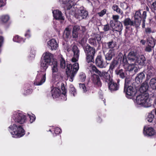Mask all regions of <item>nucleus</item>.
<instances>
[{
	"label": "nucleus",
	"mask_w": 156,
	"mask_h": 156,
	"mask_svg": "<svg viewBox=\"0 0 156 156\" xmlns=\"http://www.w3.org/2000/svg\"><path fill=\"white\" fill-rule=\"evenodd\" d=\"M12 137L17 138L23 136L25 134V131L21 126H17L14 124L11 125L8 128Z\"/></svg>",
	"instance_id": "f257e3e1"
},
{
	"label": "nucleus",
	"mask_w": 156,
	"mask_h": 156,
	"mask_svg": "<svg viewBox=\"0 0 156 156\" xmlns=\"http://www.w3.org/2000/svg\"><path fill=\"white\" fill-rule=\"evenodd\" d=\"M135 103L140 106L148 107L151 106V102L148 94H142L136 97Z\"/></svg>",
	"instance_id": "f03ea898"
},
{
	"label": "nucleus",
	"mask_w": 156,
	"mask_h": 156,
	"mask_svg": "<svg viewBox=\"0 0 156 156\" xmlns=\"http://www.w3.org/2000/svg\"><path fill=\"white\" fill-rule=\"evenodd\" d=\"M53 55L48 51H46L44 53L43 58L41 61L40 69L47 70L48 66L52 62L53 59Z\"/></svg>",
	"instance_id": "7ed1b4c3"
},
{
	"label": "nucleus",
	"mask_w": 156,
	"mask_h": 156,
	"mask_svg": "<svg viewBox=\"0 0 156 156\" xmlns=\"http://www.w3.org/2000/svg\"><path fill=\"white\" fill-rule=\"evenodd\" d=\"M66 73L67 76V80L70 82L73 81L74 77L79 69V64L76 62L72 66L71 64L67 65Z\"/></svg>",
	"instance_id": "20e7f679"
},
{
	"label": "nucleus",
	"mask_w": 156,
	"mask_h": 156,
	"mask_svg": "<svg viewBox=\"0 0 156 156\" xmlns=\"http://www.w3.org/2000/svg\"><path fill=\"white\" fill-rule=\"evenodd\" d=\"M72 7V14H74L75 17L80 20L86 18L88 16L87 11L83 8H80V10L75 9L74 5Z\"/></svg>",
	"instance_id": "39448f33"
},
{
	"label": "nucleus",
	"mask_w": 156,
	"mask_h": 156,
	"mask_svg": "<svg viewBox=\"0 0 156 156\" xmlns=\"http://www.w3.org/2000/svg\"><path fill=\"white\" fill-rule=\"evenodd\" d=\"M12 118L15 122L20 124H23L27 121L26 116L20 111L14 112Z\"/></svg>",
	"instance_id": "423d86ee"
},
{
	"label": "nucleus",
	"mask_w": 156,
	"mask_h": 156,
	"mask_svg": "<svg viewBox=\"0 0 156 156\" xmlns=\"http://www.w3.org/2000/svg\"><path fill=\"white\" fill-rule=\"evenodd\" d=\"M46 71L40 69V71L38 72L36 79L34 81V84L37 86H40L44 83L46 79Z\"/></svg>",
	"instance_id": "0eeeda50"
},
{
	"label": "nucleus",
	"mask_w": 156,
	"mask_h": 156,
	"mask_svg": "<svg viewBox=\"0 0 156 156\" xmlns=\"http://www.w3.org/2000/svg\"><path fill=\"white\" fill-rule=\"evenodd\" d=\"M122 62L124 64V68L126 70L130 72H132L134 70L135 73L138 72V69L137 64H135L134 62H129L127 61L126 56L125 55L123 56Z\"/></svg>",
	"instance_id": "6e6552de"
},
{
	"label": "nucleus",
	"mask_w": 156,
	"mask_h": 156,
	"mask_svg": "<svg viewBox=\"0 0 156 156\" xmlns=\"http://www.w3.org/2000/svg\"><path fill=\"white\" fill-rule=\"evenodd\" d=\"M124 92L126 94V97L130 99L134 96L136 93L135 88L132 86L129 85V80L127 79H126L125 80Z\"/></svg>",
	"instance_id": "1a4fd4ad"
},
{
	"label": "nucleus",
	"mask_w": 156,
	"mask_h": 156,
	"mask_svg": "<svg viewBox=\"0 0 156 156\" xmlns=\"http://www.w3.org/2000/svg\"><path fill=\"white\" fill-rule=\"evenodd\" d=\"M68 52L72 51L73 53V57L72 59L73 62H76L78 61L79 55V51L77 47L74 44L71 46L67 45L66 48Z\"/></svg>",
	"instance_id": "9d476101"
},
{
	"label": "nucleus",
	"mask_w": 156,
	"mask_h": 156,
	"mask_svg": "<svg viewBox=\"0 0 156 156\" xmlns=\"http://www.w3.org/2000/svg\"><path fill=\"white\" fill-rule=\"evenodd\" d=\"M85 51L86 54L87 62L88 63L93 62L95 53V49L90 47L89 45H87L85 47Z\"/></svg>",
	"instance_id": "9b49d317"
},
{
	"label": "nucleus",
	"mask_w": 156,
	"mask_h": 156,
	"mask_svg": "<svg viewBox=\"0 0 156 156\" xmlns=\"http://www.w3.org/2000/svg\"><path fill=\"white\" fill-rule=\"evenodd\" d=\"M62 80V76L59 72L52 73L51 82L54 83H56V86L61 87L64 86L61 82Z\"/></svg>",
	"instance_id": "f8f14e48"
},
{
	"label": "nucleus",
	"mask_w": 156,
	"mask_h": 156,
	"mask_svg": "<svg viewBox=\"0 0 156 156\" xmlns=\"http://www.w3.org/2000/svg\"><path fill=\"white\" fill-rule=\"evenodd\" d=\"M143 134L145 136H152L154 135L156 132L152 127L145 126L143 129Z\"/></svg>",
	"instance_id": "ddd939ff"
},
{
	"label": "nucleus",
	"mask_w": 156,
	"mask_h": 156,
	"mask_svg": "<svg viewBox=\"0 0 156 156\" xmlns=\"http://www.w3.org/2000/svg\"><path fill=\"white\" fill-rule=\"evenodd\" d=\"M98 72V75L103 81L108 83L112 80L110 74L108 72L104 71Z\"/></svg>",
	"instance_id": "4468645a"
},
{
	"label": "nucleus",
	"mask_w": 156,
	"mask_h": 156,
	"mask_svg": "<svg viewBox=\"0 0 156 156\" xmlns=\"http://www.w3.org/2000/svg\"><path fill=\"white\" fill-rule=\"evenodd\" d=\"M47 44L48 47L52 51L56 50L58 47V44L54 39H52L48 41Z\"/></svg>",
	"instance_id": "2eb2a0df"
},
{
	"label": "nucleus",
	"mask_w": 156,
	"mask_h": 156,
	"mask_svg": "<svg viewBox=\"0 0 156 156\" xmlns=\"http://www.w3.org/2000/svg\"><path fill=\"white\" fill-rule=\"evenodd\" d=\"M61 87H52L51 90L52 96L53 98H57L60 96L61 92L60 89Z\"/></svg>",
	"instance_id": "dca6fc26"
},
{
	"label": "nucleus",
	"mask_w": 156,
	"mask_h": 156,
	"mask_svg": "<svg viewBox=\"0 0 156 156\" xmlns=\"http://www.w3.org/2000/svg\"><path fill=\"white\" fill-rule=\"evenodd\" d=\"M95 63L97 66L100 68H103L105 66V62L101 55L97 56L95 59Z\"/></svg>",
	"instance_id": "f3484780"
},
{
	"label": "nucleus",
	"mask_w": 156,
	"mask_h": 156,
	"mask_svg": "<svg viewBox=\"0 0 156 156\" xmlns=\"http://www.w3.org/2000/svg\"><path fill=\"white\" fill-rule=\"evenodd\" d=\"M138 55L136 51H130L127 55V61L129 62H134Z\"/></svg>",
	"instance_id": "a211bd4d"
},
{
	"label": "nucleus",
	"mask_w": 156,
	"mask_h": 156,
	"mask_svg": "<svg viewBox=\"0 0 156 156\" xmlns=\"http://www.w3.org/2000/svg\"><path fill=\"white\" fill-rule=\"evenodd\" d=\"M63 4L65 5V8L67 9H70L76 4V2L74 0H62Z\"/></svg>",
	"instance_id": "6ab92c4d"
},
{
	"label": "nucleus",
	"mask_w": 156,
	"mask_h": 156,
	"mask_svg": "<svg viewBox=\"0 0 156 156\" xmlns=\"http://www.w3.org/2000/svg\"><path fill=\"white\" fill-rule=\"evenodd\" d=\"M91 79L93 83L96 87L101 86V83L98 75L95 74H93L91 76Z\"/></svg>",
	"instance_id": "aec40b11"
},
{
	"label": "nucleus",
	"mask_w": 156,
	"mask_h": 156,
	"mask_svg": "<svg viewBox=\"0 0 156 156\" xmlns=\"http://www.w3.org/2000/svg\"><path fill=\"white\" fill-rule=\"evenodd\" d=\"M141 19V15L140 12L139 11L136 12L134 15V21L136 27L140 25Z\"/></svg>",
	"instance_id": "412c9836"
},
{
	"label": "nucleus",
	"mask_w": 156,
	"mask_h": 156,
	"mask_svg": "<svg viewBox=\"0 0 156 156\" xmlns=\"http://www.w3.org/2000/svg\"><path fill=\"white\" fill-rule=\"evenodd\" d=\"M54 17L57 20H64V17L62 16L61 12L58 10L52 11Z\"/></svg>",
	"instance_id": "4be33fe9"
},
{
	"label": "nucleus",
	"mask_w": 156,
	"mask_h": 156,
	"mask_svg": "<svg viewBox=\"0 0 156 156\" xmlns=\"http://www.w3.org/2000/svg\"><path fill=\"white\" fill-rule=\"evenodd\" d=\"M51 66L52 73L59 72L58 62L56 59H53L52 62L50 64Z\"/></svg>",
	"instance_id": "5701e85b"
},
{
	"label": "nucleus",
	"mask_w": 156,
	"mask_h": 156,
	"mask_svg": "<svg viewBox=\"0 0 156 156\" xmlns=\"http://www.w3.org/2000/svg\"><path fill=\"white\" fill-rule=\"evenodd\" d=\"M146 59L145 57L143 55H138L137 58L134 62L135 64L143 66L144 64Z\"/></svg>",
	"instance_id": "b1692460"
},
{
	"label": "nucleus",
	"mask_w": 156,
	"mask_h": 156,
	"mask_svg": "<svg viewBox=\"0 0 156 156\" xmlns=\"http://www.w3.org/2000/svg\"><path fill=\"white\" fill-rule=\"evenodd\" d=\"M108 83L109 89L111 92L116 90L119 88L118 85L116 83H114L112 80L109 82Z\"/></svg>",
	"instance_id": "393cba45"
},
{
	"label": "nucleus",
	"mask_w": 156,
	"mask_h": 156,
	"mask_svg": "<svg viewBox=\"0 0 156 156\" xmlns=\"http://www.w3.org/2000/svg\"><path fill=\"white\" fill-rule=\"evenodd\" d=\"M10 19V16L8 14H3L0 16V22L2 24L7 23Z\"/></svg>",
	"instance_id": "a878e982"
},
{
	"label": "nucleus",
	"mask_w": 156,
	"mask_h": 156,
	"mask_svg": "<svg viewBox=\"0 0 156 156\" xmlns=\"http://www.w3.org/2000/svg\"><path fill=\"white\" fill-rule=\"evenodd\" d=\"M114 29L116 31L119 32V34H121V31L123 29V26L122 23L119 21H116L114 25Z\"/></svg>",
	"instance_id": "bb28decb"
},
{
	"label": "nucleus",
	"mask_w": 156,
	"mask_h": 156,
	"mask_svg": "<svg viewBox=\"0 0 156 156\" xmlns=\"http://www.w3.org/2000/svg\"><path fill=\"white\" fill-rule=\"evenodd\" d=\"M115 53L114 49L110 50L105 55V59L107 60H111L112 57L115 56Z\"/></svg>",
	"instance_id": "cd10ccee"
},
{
	"label": "nucleus",
	"mask_w": 156,
	"mask_h": 156,
	"mask_svg": "<svg viewBox=\"0 0 156 156\" xmlns=\"http://www.w3.org/2000/svg\"><path fill=\"white\" fill-rule=\"evenodd\" d=\"M144 77L145 75L142 72L139 73L136 77V82L137 84L141 83L143 79L144 78Z\"/></svg>",
	"instance_id": "c85d7f7f"
},
{
	"label": "nucleus",
	"mask_w": 156,
	"mask_h": 156,
	"mask_svg": "<svg viewBox=\"0 0 156 156\" xmlns=\"http://www.w3.org/2000/svg\"><path fill=\"white\" fill-rule=\"evenodd\" d=\"M72 27L70 25L66 27L64 31V36L68 38L71 36V33Z\"/></svg>",
	"instance_id": "c756f323"
},
{
	"label": "nucleus",
	"mask_w": 156,
	"mask_h": 156,
	"mask_svg": "<svg viewBox=\"0 0 156 156\" xmlns=\"http://www.w3.org/2000/svg\"><path fill=\"white\" fill-rule=\"evenodd\" d=\"M148 87L147 83L143 84L139 89V90L142 94H145V93L148 90Z\"/></svg>",
	"instance_id": "7c9ffc66"
},
{
	"label": "nucleus",
	"mask_w": 156,
	"mask_h": 156,
	"mask_svg": "<svg viewBox=\"0 0 156 156\" xmlns=\"http://www.w3.org/2000/svg\"><path fill=\"white\" fill-rule=\"evenodd\" d=\"M13 40L14 42L21 43L24 42L25 41V39H23L22 37L18 35H16L14 37Z\"/></svg>",
	"instance_id": "2f4dec72"
},
{
	"label": "nucleus",
	"mask_w": 156,
	"mask_h": 156,
	"mask_svg": "<svg viewBox=\"0 0 156 156\" xmlns=\"http://www.w3.org/2000/svg\"><path fill=\"white\" fill-rule=\"evenodd\" d=\"M124 24L125 26H136L135 22L134 21H132L129 18L126 19L124 21Z\"/></svg>",
	"instance_id": "473e14b6"
},
{
	"label": "nucleus",
	"mask_w": 156,
	"mask_h": 156,
	"mask_svg": "<svg viewBox=\"0 0 156 156\" xmlns=\"http://www.w3.org/2000/svg\"><path fill=\"white\" fill-rule=\"evenodd\" d=\"M105 44L107 48H110V50L114 49V48L116 45L115 43L112 41L106 43Z\"/></svg>",
	"instance_id": "72a5a7b5"
},
{
	"label": "nucleus",
	"mask_w": 156,
	"mask_h": 156,
	"mask_svg": "<svg viewBox=\"0 0 156 156\" xmlns=\"http://www.w3.org/2000/svg\"><path fill=\"white\" fill-rule=\"evenodd\" d=\"M52 130H54L55 133L56 134H58L61 131V129L58 128L56 127L54 128L53 127H50L47 129V131L48 132L50 131L52 132Z\"/></svg>",
	"instance_id": "f704fd0d"
},
{
	"label": "nucleus",
	"mask_w": 156,
	"mask_h": 156,
	"mask_svg": "<svg viewBox=\"0 0 156 156\" xmlns=\"http://www.w3.org/2000/svg\"><path fill=\"white\" fill-rule=\"evenodd\" d=\"M150 86L153 89H156V78H152L149 82Z\"/></svg>",
	"instance_id": "c9c22d12"
},
{
	"label": "nucleus",
	"mask_w": 156,
	"mask_h": 156,
	"mask_svg": "<svg viewBox=\"0 0 156 156\" xmlns=\"http://www.w3.org/2000/svg\"><path fill=\"white\" fill-rule=\"evenodd\" d=\"M59 58H60V67L62 69H64L66 66V61L62 55H59Z\"/></svg>",
	"instance_id": "e433bc0d"
},
{
	"label": "nucleus",
	"mask_w": 156,
	"mask_h": 156,
	"mask_svg": "<svg viewBox=\"0 0 156 156\" xmlns=\"http://www.w3.org/2000/svg\"><path fill=\"white\" fill-rule=\"evenodd\" d=\"M88 69H91L93 71H95L98 75L99 74L98 72H100V71H99L97 69L96 67L94 65L91 63H88Z\"/></svg>",
	"instance_id": "4c0bfd02"
},
{
	"label": "nucleus",
	"mask_w": 156,
	"mask_h": 156,
	"mask_svg": "<svg viewBox=\"0 0 156 156\" xmlns=\"http://www.w3.org/2000/svg\"><path fill=\"white\" fill-rule=\"evenodd\" d=\"M112 8L114 11H115L118 13L120 14H122V11L117 5L115 4L114 5L112 6Z\"/></svg>",
	"instance_id": "58836bf2"
},
{
	"label": "nucleus",
	"mask_w": 156,
	"mask_h": 156,
	"mask_svg": "<svg viewBox=\"0 0 156 156\" xmlns=\"http://www.w3.org/2000/svg\"><path fill=\"white\" fill-rule=\"evenodd\" d=\"M69 92L70 94L75 97L76 94V90L73 85H71L69 87Z\"/></svg>",
	"instance_id": "ea45409f"
},
{
	"label": "nucleus",
	"mask_w": 156,
	"mask_h": 156,
	"mask_svg": "<svg viewBox=\"0 0 156 156\" xmlns=\"http://www.w3.org/2000/svg\"><path fill=\"white\" fill-rule=\"evenodd\" d=\"M154 72L153 69V68H148L147 71V77L150 78L151 76H153Z\"/></svg>",
	"instance_id": "a19ab883"
},
{
	"label": "nucleus",
	"mask_w": 156,
	"mask_h": 156,
	"mask_svg": "<svg viewBox=\"0 0 156 156\" xmlns=\"http://www.w3.org/2000/svg\"><path fill=\"white\" fill-rule=\"evenodd\" d=\"M154 118V115L152 113V112H151L148 113L146 118V120L149 122H151L153 121Z\"/></svg>",
	"instance_id": "79ce46f5"
},
{
	"label": "nucleus",
	"mask_w": 156,
	"mask_h": 156,
	"mask_svg": "<svg viewBox=\"0 0 156 156\" xmlns=\"http://www.w3.org/2000/svg\"><path fill=\"white\" fill-rule=\"evenodd\" d=\"M61 88V89L62 92V96L63 97V100L64 101H66L67 100L66 97V90L65 89L64 86H62Z\"/></svg>",
	"instance_id": "37998d69"
},
{
	"label": "nucleus",
	"mask_w": 156,
	"mask_h": 156,
	"mask_svg": "<svg viewBox=\"0 0 156 156\" xmlns=\"http://www.w3.org/2000/svg\"><path fill=\"white\" fill-rule=\"evenodd\" d=\"M115 73L117 75H119V76L122 78H123L125 77V74L123 72V70L122 69L119 70H116Z\"/></svg>",
	"instance_id": "c03bdc74"
},
{
	"label": "nucleus",
	"mask_w": 156,
	"mask_h": 156,
	"mask_svg": "<svg viewBox=\"0 0 156 156\" xmlns=\"http://www.w3.org/2000/svg\"><path fill=\"white\" fill-rule=\"evenodd\" d=\"M28 115L30 119V123H32L35 121L36 117L34 114L32 113H28Z\"/></svg>",
	"instance_id": "a18cd8bd"
},
{
	"label": "nucleus",
	"mask_w": 156,
	"mask_h": 156,
	"mask_svg": "<svg viewBox=\"0 0 156 156\" xmlns=\"http://www.w3.org/2000/svg\"><path fill=\"white\" fill-rule=\"evenodd\" d=\"M118 62L116 60L113 61L110 66V69L112 70L118 65Z\"/></svg>",
	"instance_id": "49530a36"
},
{
	"label": "nucleus",
	"mask_w": 156,
	"mask_h": 156,
	"mask_svg": "<svg viewBox=\"0 0 156 156\" xmlns=\"http://www.w3.org/2000/svg\"><path fill=\"white\" fill-rule=\"evenodd\" d=\"M89 42L90 44L95 46L96 45L97 42L94 38H91L89 39Z\"/></svg>",
	"instance_id": "de8ad7c7"
},
{
	"label": "nucleus",
	"mask_w": 156,
	"mask_h": 156,
	"mask_svg": "<svg viewBox=\"0 0 156 156\" xmlns=\"http://www.w3.org/2000/svg\"><path fill=\"white\" fill-rule=\"evenodd\" d=\"M94 38L96 40H97V41L98 43H100L101 42V37L100 34H95Z\"/></svg>",
	"instance_id": "09e8293b"
},
{
	"label": "nucleus",
	"mask_w": 156,
	"mask_h": 156,
	"mask_svg": "<svg viewBox=\"0 0 156 156\" xmlns=\"http://www.w3.org/2000/svg\"><path fill=\"white\" fill-rule=\"evenodd\" d=\"M147 45H148L149 46L154 47L155 45V43L154 40L153 39H151V40L148 41Z\"/></svg>",
	"instance_id": "8fccbe9b"
},
{
	"label": "nucleus",
	"mask_w": 156,
	"mask_h": 156,
	"mask_svg": "<svg viewBox=\"0 0 156 156\" xmlns=\"http://www.w3.org/2000/svg\"><path fill=\"white\" fill-rule=\"evenodd\" d=\"M24 36L27 38H29L31 37V34L30 30L28 29L26 31L24 34Z\"/></svg>",
	"instance_id": "3c124183"
},
{
	"label": "nucleus",
	"mask_w": 156,
	"mask_h": 156,
	"mask_svg": "<svg viewBox=\"0 0 156 156\" xmlns=\"http://www.w3.org/2000/svg\"><path fill=\"white\" fill-rule=\"evenodd\" d=\"M86 76L84 73H80L79 76V78L80 80L81 81H84L86 79Z\"/></svg>",
	"instance_id": "603ef678"
},
{
	"label": "nucleus",
	"mask_w": 156,
	"mask_h": 156,
	"mask_svg": "<svg viewBox=\"0 0 156 156\" xmlns=\"http://www.w3.org/2000/svg\"><path fill=\"white\" fill-rule=\"evenodd\" d=\"M79 87L84 92H85L87 91L86 87L83 84H79Z\"/></svg>",
	"instance_id": "864d4df0"
},
{
	"label": "nucleus",
	"mask_w": 156,
	"mask_h": 156,
	"mask_svg": "<svg viewBox=\"0 0 156 156\" xmlns=\"http://www.w3.org/2000/svg\"><path fill=\"white\" fill-rule=\"evenodd\" d=\"M106 12V10L105 9H104L103 10L101 11L100 12H98V14L100 16L102 17L105 14Z\"/></svg>",
	"instance_id": "5fc2aeb1"
},
{
	"label": "nucleus",
	"mask_w": 156,
	"mask_h": 156,
	"mask_svg": "<svg viewBox=\"0 0 156 156\" xmlns=\"http://www.w3.org/2000/svg\"><path fill=\"white\" fill-rule=\"evenodd\" d=\"M80 29L79 26L78 25L74 26L73 28V31L78 32L79 30Z\"/></svg>",
	"instance_id": "6e6d98bb"
},
{
	"label": "nucleus",
	"mask_w": 156,
	"mask_h": 156,
	"mask_svg": "<svg viewBox=\"0 0 156 156\" xmlns=\"http://www.w3.org/2000/svg\"><path fill=\"white\" fill-rule=\"evenodd\" d=\"M32 92V89H30L25 91L23 94L24 95H27L31 93Z\"/></svg>",
	"instance_id": "4d7b16f0"
},
{
	"label": "nucleus",
	"mask_w": 156,
	"mask_h": 156,
	"mask_svg": "<svg viewBox=\"0 0 156 156\" xmlns=\"http://www.w3.org/2000/svg\"><path fill=\"white\" fill-rule=\"evenodd\" d=\"M120 5L121 7L124 9H126L128 8V6L127 4L125 2L121 3Z\"/></svg>",
	"instance_id": "13d9d810"
},
{
	"label": "nucleus",
	"mask_w": 156,
	"mask_h": 156,
	"mask_svg": "<svg viewBox=\"0 0 156 156\" xmlns=\"http://www.w3.org/2000/svg\"><path fill=\"white\" fill-rule=\"evenodd\" d=\"M78 32L72 31V36L73 38L76 39L78 37Z\"/></svg>",
	"instance_id": "bf43d9fd"
},
{
	"label": "nucleus",
	"mask_w": 156,
	"mask_h": 156,
	"mask_svg": "<svg viewBox=\"0 0 156 156\" xmlns=\"http://www.w3.org/2000/svg\"><path fill=\"white\" fill-rule=\"evenodd\" d=\"M151 8L152 10H156V1L152 4Z\"/></svg>",
	"instance_id": "052dcab7"
},
{
	"label": "nucleus",
	"mask_w": 156,
	"mask_h": 156,
	"mask_svg": "<svg viewBox=\"0 0 156 156\" xmlns=\"http://www.w3.org/2000/svg\"><path fill=\"white\" fill-rule=\"evenodd\" d=\"M103 30L105 31H107L109 29V26L108 24H106L104 25L103 27Z\"/></svg>",
	"instance_id": "680f3d73"
},
{
	"label": "nucleus",
	"mask_w": 156,
	"mask_h": 156,
	"mask_svg": "<svg viewBox=\"0 0 156 156\" xmlns=\"http://www.w3.org/2000/svg\"><path fill=\"white\" fill-rule=\"evenodd\" d=\"M147 16V13L146 11H144L142 16V17L143 19V22L145 21Z\"/></svg>",
	"instance_id": "e2e57ef3"
},
{
	"label": "nucleus",
	"mask_w": 156,
	"mask_h": 156,
	"mask_svg": "<svg viewBox=\"0 0 156 156\" xmlns=\"http://www.w3.org/2000/svg\"><path fill=\"white\" fill-rule=\"evenodd\" d=\"M153 48V47L149 46L148 45H147L145 51H147L150 52L152 50V48Z\"/></svg>",
	"instance_id": "0e129e2a"
},
{
	"label": "nucleus",
	"mask_w": 156,
	"mask_h": 156,
	"mask_svg": "<svg viewBox=\"0 0 156 156\" xmlns=\"http://www.w3.org/2000/svg\"><path fill=\"white\" fill-rule=\"evenodd\" d=\"M145 32L146 33L149 34L152 32V31L149 28H147L145 29Z\"/></svg>",
	"instance_id": "69168bd1"
},
{
	"label": "nucleus",
	"mask_w": 156,
	"mask_h": 156,
	"mask_svg": "<svg viewBox=\"0 0 156 156\" xmlns=\"http://www.w3.org/2000/svg\"><path fill=\"white\" fill-rule=\"evenodd\" d=\"M119 18V16L118 15H113L112 18L115 21H116Z\"/></svg>",
	"instance_id": "338daca9"
},
{
	"label": "nucleus",
	"mask_w": 156,
	"mask_h": 156,
	"mask_svg": "<svg viewBox=\"0 0 156 156\" xmlns=\"http://www.w3.org/2000/svg\"><path fill=\"white\" fill-rule=\"evenodd\" d=\"M5 5V2L3 0H0V7L4 6Z\"/></svg>",
	"instance_id": "774afa93"
}]
</instances>
